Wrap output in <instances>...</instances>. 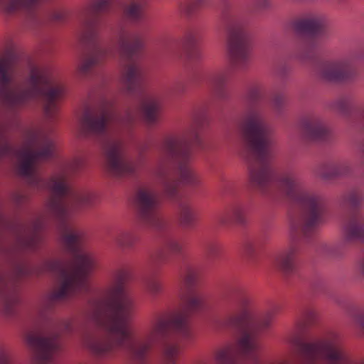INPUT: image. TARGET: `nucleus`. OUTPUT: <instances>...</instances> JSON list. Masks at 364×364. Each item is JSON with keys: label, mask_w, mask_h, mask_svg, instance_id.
I'll list each match as a JSON object with an SVG mask.
<instances>
[{"label": "nucleus", "mask_w": 364, "mask_h": 364, "mask_svg": "<svg viewBox=\"0 0 364 364\" xmlns=\"http://www.w3.org/2000/svg\"><path fill=\"white\" fill-rule=\"evenodd\" d=\"M262 97V90L259 86L250 87L245 96L240 124L242 154L250 161V178L255 187L267 194H273L277 188L279 194L301 209V213L290 221L289 247L276 258L280 270L290 276L297 271L296 255L301 237L310 236L324 223L326 204L324 197L308 188L294 171L276 174L272 166V132L261 112Z\"/></svg>", "instance_id": "obj_1"}, {"label": "nucleus", "mask_w": 364, "mask_h": 364, "mask_svg": "<svg viewBox=\"0 0 364 364\" xmlns=\"http://www.w3.org/2000/svg\"><path fill=\"white\" fill-rule=\"evenodd\" d=\"M180 278V309L168 316L156 318L144 341H138L129 324L134 303L125 289L128 274L125 271L119 272L113 284L100 297L90 301L91 319L108 333L106 338L89 343L92 353L105 358L123 350L142 360L151 346L166 339L170 332L178 334L184 340H190L192 331L188 318L192 314L207 307L206 299L195 289L198 278L195 267L186 264L181 270Z\"/></svg>", "instance_id": "obj_2"}, {"label": "nucleus", "mask_w": 364, "mask_h": 364, "mask_svg": "<svg viewBox=\"0 0 364 364\" xmlns=\"http://www.w3.org/2000/svg\"><path fill=\"white\" fill-rule=\"evenodd\" d=\"M113 1L94 0L83 16L80 41L88 51L80 59L78 70L82 75L88 74L106 58L115 56L117 52L123 64L122 81L125 88L131 94L140 93L145 78V68L139 53L143 46L141 36L122 30L116 43L104 47L99 41L101 16L111 11Z\"/></svg>", "instance_id": "obj_3"}, {"label": "nucleus", "mask_w": 364, "mask_h": 364, "mask_svg": "<svg viewBox=\"0 0 364 364\" xmlns=\"http://www.w3.org/2000/svg\"><path fill=\"white\" fill-rule=\"evenodd\" d=\"M205 111H198L193 117L191 123L181 133L166 136L160 147L162 155L156 175L163 186L165 194L171 198L178 196L179 182L175 176L185 184L196 186L198 178L191 170L189 163L191 159L193 146H200L201 139L199 131L207 123Z\"/></svg>", "instance_id": "obj_4"}, {"label": "nucleus", "mask_w": 364, "mask_h": 364, "mask_svg": "<svg viewBox=\"0 0 364 364\" xmlns=\"http://www.w3.org/2000/svg\"><path fill=\"white\" fill-rule=\"evenodd\" d=\"M136 119L131 110L119 113L112 102L105 101L95 111L85 113L80 124L91 135L102 137V151L109 172L114 176H127L134 173L135 166L124 156L122 140L114 134L119 129H129Z\"/></svg>", "instance_id": "obj_5"}, {"label": "nucleus", "mask_w": 364, "mask_h": 364, "mask_svg": "<svg viewBox=\"0 0 364 364\" xmlns=\"http://www.w3.org/2000/svg\"><path fill=\"white\" fill-rule=\"evenodd\" d=\"M13 69L6 60L0 61V95L11 108L28 105L41 99L44 102L46 116L51 119L57 112V101L64 93V87L55 79L50 71L45 69H32L30 77L23 87L11 90L13 82Z\"/></svg>", "instance_id": "obj_6"}, {"label": "nucleus", "mask_w": 364, "mask_h": 364, "mask_svg": "<svg viewBox=\"0 0 364 364\" xmlns=\"http://www.w3.org/2000/svg\"><path fill=\"white\" fill-rule=\"evenodd\" d=\"M221 21L227 33L230 61L238 69L247 68L250 62L251 40L245 23L225 4L221 11Z\"/></svg>", "instance_id": "obj_7"}, {"label": "nucleus", "mask_w": 364, "mask_h": 364, "mask_svg": "<svg viewBox=\"0 0 364 364\" xmlns=\"http://www.w3.org/2000/svg\"><path fill=\"white\" fill-rule=\"evenodd\" d=\"M71 331L69 321H52L49 329L35 328L25 332L27 345L34 351L36 364H54L60 348V332Z\"/></svg>", "instance_id": "obj_8"}, {"label": "nucleus", "mask_w": 364, "mask_h": 364, "mask_svg": "<svg viewBox=\"0 0 364 364\" xmlns=\"http://www.w3.org/2000/svg\"><path fill=\"white\" fill-rule=\"evenodd\" d=\"M135 205L139 223L148 228L161 230L164 222L159 215L160 199L158 193L150 187L138 189Z\"/></svg>", "instance_id": "obj_9"}, {"label": "nucleus", "mask_w": 364, "mask_h": 364, "mask_svg": "<svg viewBox=\"0 0 364 364\" xmlns=\"http://www.w3.org/2000/svg\"><path fill=\"white\" fill-rule=\"evenodd\" d=\"M343 238L333 245L328 250L330 256L341 258L344 256L347 246L355 242H364V214L355 213L343 220Z\"/></svg>", "instance_id": "obj_10"}, {"label": "nucleus", "mask_w": 364, "mask_h": 364, "mask_svg": "<svg viewBox=\"0 0 364 364\" xmlns=\"http://www.w3.org/2000/svg\"><path fill=\"white\" fill-rule=\"evenodd\" d=\"M294 28L296 31L309 36L299 44L294 53L295 58L302 61L311 60L314 58V50L316 43L314 37L320 36L323 32V23L318 18H309L295 22Z\"/></svg>", "instance_id": "obj_11"}, {"label": "nucleus", "mask_w": 364, "mask_h": 364, "mask_svg": "<svg viewBox=\"0 0 364 364\" xmlns=\"http://www.w3.org/2000/svg\"><path fill=\"white\" fill-rule=\"evenodd\" d=\"M318 73L321 78L330 82H348L355 77V71L346 60L323 62Z\"/></svg>", "instance_id": "obj_12"}, {"label": "nucleus", "mask_w": 364, "mask_h": 364, "mask_svg": "<svg viewBox=\"0 0 364 364\" xmlns=\"http://www.w3.org/2000/svg\"><path fill=\"white\" fill-rule=\"evenodd\" d=\"M42 0H0V6L7 14L16 12L26 14L34 23H40L42 20L38 9Z\"/></svg>", "instance_id": "obj_13"}, {"label": "nucleus", "mask_w": 364, "mask_h": 364, "mask_svg": "<svg viewBox=\"0 0 364 364\" xmlns=\"http://www.w3.org/2000/svg\"><path fill=\"white\" fill-rule=\"evenodd\" d=\"M304 134L306 139L314 141H328L331 133L323 120L311 115L305 117L301 123Z\"/></svg>", "instance_id": "obj_14"}, {"label": "nucleus", "mask_w": 364, "mask_h": 364, "mask_svg": "<svg viewBox=\"0 0 364 364\" xmlns=\"http://www.w3.org/2000/svg\"><path fill=\"white\" fill-rule=\"evenodd\" d=\"M19 304L18 290L14 283H7L0 279V304L4 313L13 316Z\"/></svg>", "instance_id": "obj_15"}, {"label": "nucleus", "mask_w": 364, "mask_h": 364, "mask_svg": "<svg viewBox=\"0 0 364 364\" xmlns=\"http://www.w3.org/2000/svg\"><path fill=\"white\" fill-rule=\"evenodd\" d=\"M230 70L225 68L217 71L210 77V84L214 96L220 100L228 98L229 94L227 83L230 78Z\"/></svg>", "instance_id": "obj_16"}, {"label": "nucleus", "mask_w": 364, "mask_h": 364, "mask_svg": "<svg viewBox=\"0 0 364 364\" xmlns=\"http://www.w3.org/2000/svg\"><path fill=\"white\" fill-rule=\"evenodd\" d=\"M222 225H229L232 223L243 225L246 223L244 205L242 202L235 200L227 207L225 214L219 218Z\"/></svg>", "instance_id": "obj_17"}, {"label": "nucleus", "mask_w": 364, "mask_h": 364, "mask_svg": "<svg viewBox=\"0 0 364 364\" xmlns=\"http://www.w3.org/2000/svg\"><path fill=\"white\" fill-rule=\"evenodd\" d=\"M350 171L351 168L348 162H340L321 166L317 171V175L323 179L328 180L335 177L347 176Z\"/></svg>", "instance_id": "obj_18"}, {"label": "nucleus", "mask_w": 364, "mask_h": 364, "mask_svg": "<svg viewBox=\"0 0 364 364\" xmlns=\"http://www.w3.org/2000/svg\"><path fill=\"white\" fill-rule=\"evenodd\" d=\"M141 109L146 122L153 124L158 119L160 102L153 97L146 96L141 104Z\"/></svg>", "instance_id": "obj_19"}, {"label": "nucleus", "mask_w": 364, "mask_h": 364, "mask_svg": "<svg viewBox=\"0 0 364 364\" xmlns=\"http://www.w3.org/2000/svg\"><path fill=\"white\" fill-rule=\"evenodd\" d=\"M145 5V0H130L124 11L129 18L139 21L144 18Z\"/></svg>", "instance_id": "obj_20"}, {"label": "nucleus", "mask_w": 364, "mask_h": 364, "mask_svg": "<svg viewBox=\"0 0 364 364\" xmlns=\"http://www.w3.org/2000/svg\"><path fill=\"white\" fill-rule=\"evenodd\" d=\"M363 193L360 188L349 190L343 196V203L345 206L354 209L363 200Z\"/></svg>", "instance_id": "obj_21"}, {"label": "nucleus", "mask_w": 364, "mask_h": 364, "mask_svg": "<svg viewBox=\"0 0 364 364\" xmlns=\"http://www.w3.org/2000/svg\"><path fill=\"white\" fill-rule=\"evenodd\" d=\"M207 2L208 0H184L179 5V11L186 16H191Z\"/></svg>", "instance_id": "obj_22"}, {"label": "nucleus", "mask_w": 364, "mask_h": 364, "mask_svg": "<svg viewBox=\"0 0 364 364\" xmlns=\"http://www.w3.org/2000/svg\"><path fill=\"white\" fill-rule=\"evenodd\" d=\"M40 242L41 237L37 229H35L33 232L29 235H26L20 238L19 245L21 248L26 250L33 251L37 249Z\"/></svg>", "instance_id": "obj_23"}, {"label": "nucleus", "mask_w": 364, "mask_h": 364, "mask_svg": "<svg viewBox=\"0 0 364 364\" xmlns=\"http://www.w3.org/2000/svg\"><path fill=\"white\" fill-rule=\"evenodd\" d=\"M181 346L178 343H168L164 350L165 364H177V359L181 353Z\"/></svg>", "instance_id": "obj_24"}, {"label": "nucleus", "mask_w": 364, "mask_h": 364, "mask_svg": "<svg viewBox=\"0 0 364 364\" xmlns=\"http://www.w3.org/2000/svg\"><path fill=\"white\" fill-rule=\"evenodd\" d=\"M179 219L184 226H190L193 222V211L190 205L185 202H181L179 205Z\"/></svg>", "instance_id": "obj_25"}, {"label": "nucleus", "mask_w": 364, "mask_h": 364, "mask_svg": "<svg viewBox=\"0 0 364 364\" xmlns=\"http://www.w3.org/2000/svg\"><path fill=\"white\" fill-rule=\"evenodd\" d=\"M115 241L119 247L129 248L136 242V236L132 232L122 231L116 236Z\"/></svg>", "instance_id": "obj_26"}, {"label": "nucleus", "mask_w": 364, "mask_h": 364, "mask_svg": "<svg viewBox=\"0 0 364 364\" xmlns=\"http://www.w3.org/2000/svg\"><path fill=\"white\" fill-rule=\"evenodd\" d=\"M166 255L162 250H159L152 254L149 261V268L150 271L154 272L156 269L165 262Z\"/></svg>", "instance_id": "obj_27"}, {"label": "nucleus", "mask_w": 364, "mask_h": 364, "mask_svg": "<svg viewBox=\"0 0 364 364\" xmlns=\"http://www.w3.org/2000/svg\"><path fill=\"white\" fill-rule=\"evenodd\" d=\"M317 317L316 311L311 307L304 309L301 314V322L304 326H307L314 323Z\"/></svg>", "instance_id": "obj_28"}, {"label": "nucleus", "mask_w": 364, "mask_h": 364, "mask_svg": "<svg viewBox=\"0 0 364 364\" xmlns=\"http://www.w3.org/2000/svg\"><path fill=\"white\" fill-rule=\"evenodd\" d=\"M146 288L152 294H157L162 291L161 282L154 278H150L147 280Z\"/></svg>", "instance_id": "obj_29"}, {"label": "nucleus", "mask_w": 364, "mask_h": 364, "mask_svg": "<svg viewBox=\"0 0 364 364\" xmlns=\"http://www.w3.org/2000/svg\"><path fill=\"white\" fill-rule=\"evenodd\" d=\"M205 250L206 254L210 257L214 258L218 255L220 251V246L215 242H209L206 244Z\"/></svg>", "instance_id": "obj_30"}, {"label": "nucleus", "mask_w": 364, "mask_h": 364, "mask_svg": "<svg viewBox=\"0 0 364 364\" xmlns=\"http://www.w3.org/2000/svg\"><path fill=\"white\" fill-rule=\"evenodd\" d=\"M167 249L173 254L179 255L182 253L183 246L176 240L171 239L166 242Z\"/></svg>", "instance_id": "obj_31"}, {"label": "nucleus", "mask_w": 364, "mask_h": 364, "mask_svg": "<svg viewBox=\"0 0 364 364\" xmlns=\"http://www.w3.org/2000/svg\"><path fill=\"white\" fill-rule=\"evenodd\" d=\"M198 36L196 31H189L185 36V43L189 48H193L197 44Z\"/></svg>", "instance_id": "obj_32"}, {"label": "nucleus", "mask_w": 364, "mask_h": 364, "mask_svg": "<svg viewBox=\"0 0 364 364\" xmlns=\"http://www.w3.org/2000/svg\"><path fill=\"white\" fill-rule=\"evenodd\" d=\"M335 108L343 114L348 112L350 107L349 100L346 97H341L335 102Z\"/></svg>", "instance_id": "obj_33"}, {"label": "nucleus", "mask_w": 364, "mask_h": 364, "mask_svg": "<svg viewBox=\"0 0 364 364\" xmlns=\"http://www.w3.org/2000/svg\"><path fill=\"white\" fill-rule=\"evenodd\" d=\"M0 364H14L9 350L4 346L0 347Z\"/></svg>", "instance_id": "obj_34"}, {"label": "nucleus", "mask_w": 364, "mask_h": 364, "mask_svg": "<svg viewBox=\"0 0 364 364\" xmlns=\"http://www.w3.org/2000/svg\"><path fill=\"white\" fill-rule=\"evenodd\" d=\"M257 248V244L254 240H247L244 242L243 249L245 252L249 255L252 256L255 253Z\"/></svg>", "instance_id": "obj_35"}, {"label": "nucleus", "mask_w": 364, "mask_h": 364, "mask_svg": "<svg viewBox=\"0 0 364 364\" xmlns=\"http://www.w3.org/2000/svg\"><path fill=\"white\" fill-rule=\"evenodd\" d=\"M284 104V97L283 95L276 94L273 96L272 99V105L275 109L279 110L282 107Z\"/></svg>", "instance_id": "obj_36"}, {"label": "nucleus", "mask_w": 364, "mask_h": 364, "mask_svg": "<svg viewBox=\"0 0 364 364\" xmlns=\"http://www.w3.org/2000/svg\"><path fill=\"white\" fill-rule=\"evenodd\" d=\"M48 18L50 20L55 21H60L65 18V14L63 11L60 9H55L50 12L48 14Z\"/></svg>", "instance_id": "obj_37"}, {"label": "nucleus", "mask_w": 364, "mask_h": 364, "mask_svg": "<svg viewBox=\"0 0 364 364\" xmlns=\"http://www.w3.org/2000/svg\"><path fill=\"white\" fill-rule=\"evenodd\" d=\"M270 0H255V7L259 10L267 9L270 6Z\"/></svg>", "instance_id": "obj_38"}, {"label": "nucleus", "mask_w": 364, "mask_h": 364, "mask_svg": "<svg viewBox=\"0 0 364 364\" xmlns=\"http://www.w3.org/2000/svg\"><path fill=\"white\" fill-rule=\"evenodd\" d=\"M357 269L358 272L364 277V257L358 262Z\"/></svg>", "instance_id": "obj_39"}, {"label": "nucleus", "mask_w": 364, "mask_h": 364, "mask_svg": "<svg viewBox=\"0 0 364 364\" xmlns=\"http://www.w3.org/2000/svg\"><path fill=\"white\" fill-rule=\"evenodd\" d=\"M356 323L363 328L364 329V316L360 315L356 319Z\"/></svg>", "instance_id": "obj_40"}, {"label": "nucleus", "mask_w": 364, "mask_h": 364, "mask_svg": "<svg viewBox=\"0 0 364 364\" xmlns=\"http://www.w3.org/2000/svg\"><path fill=\"white\" fill-rule=\"evenodd\" d=\"M354 58L357 60H361L364 62V50L360 52L359 53L355 54Z\"/></svg>", "instance_id": "obj_41"}, {"label": "nucleus", "mask_w": 364, "mask_h": 364, "mask_svg": "<svg viewBox=\"0 0 364 364\" xmlns=\"http://www.w3.org/2000/svg\"><path fill=\"white\" fill-rule=\"evenodd\" d=\"M30 272V269H28L27 267H23L22 269H21V274L23 275L29 274L31 273Z\"/></svg>", "instance_id": "obj_42"}, {"label": "nucleus", "mask_w": 364, "mask_h": 364, "mask_svg": "<svg viewBox=\"0 0 364 364\" xmlns=\"http://www.w3.org/2000/svg\"><path fill=\"white\" fill-rule=\"evenodd\" d=\"M360 152L362 153L363 156H364V144L362 145L360 147Z\"/></svg>", "instance_id": "obj_43"}, {"label": "nucleus", "mask_w": 364, "mask_h": 364, "mask_svg": "<svg viewBox=\"0 0 364 364\" xmlns=\"http://www.w3.org/2000/svg\"><path fill=\"white\" fill-rule=\"evenodd\" d=\"M43 314H44V312H43V311H42V312H41V316H43Z\"/></svg>", "instance_id": "obj_44"}, {"label": "nucleus", "mask_w": 364, "mask_h": 364, "mask_svg": "<svg viewBox=\"0 0 364 364\" xmlns=\"http://www.w3.org/2000/svg\"><path fill=\"white\" fill-rule=\"evenodd\" d=\"M361 364H364V363H361Z\"/></svg>", "instance_id": "obj_45"}]
</instances>
